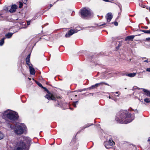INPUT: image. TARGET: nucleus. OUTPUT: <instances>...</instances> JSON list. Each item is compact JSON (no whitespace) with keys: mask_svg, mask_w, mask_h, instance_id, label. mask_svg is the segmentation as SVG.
<instances>
[{"mask_svg":"<svg viewBox=\"0 0 150 150\" xmlns=\"http://www.w3.org/2000/svg\"><path fill=\"white\" fill-rule=\"evenodd\" d=\"M78 91H79V92H81L83 91V89H81V90H78L76 91L77 92H78Z\"/></svg>","mask_w":150,"mask_h":150,"instance_id":"72a5a7b5","label":"nucleus"},{"mask_svg":"<svg viewBox=\"0 0 150 150\" xmlns=\"http://www.w3.org/2000/svg\"><path fill=\"white\" fill-rule=\"evenodd\" d=\"M105 83L103 82H101L99 83H97L96 84H98L97 85V86H100V85H103Z\"/></svg>","mask_w":150,"mask_h":150,"instance_id":"a878e982","label":"nucleus"},{"mask_svg":"<svg viewBox=\"0 0 150 150\" xmlns=\"http://www.w3.org/2000/svg\"><path fill=\"white\" fill-rule=\"evenodd\" d=\"M26 64L29 66V67H33V65L31 63H30V62H29V63H26Z\"/></svg>","mask_w":150,"mask_h":150,"instance_id":"c85d7f7f","label":"nucleus"},{"mask_svg":"<svg viewBox=\"0 0 150 150\" xmlns=\"http://www.w3.org/2000/svg\"><path fill=\"white\" fill-rule=\"evenodd\" d=\"M143 91L145 93L144 94L150 97V91L145 89L142 88Z\"/></svg>","mask_w":150,"mask_h":150,"instance_id":"9b49d317","label":"nucleus"},{"mask_svg":"<svg viewBox=\"0 0 150 150\" xmlns=\"http://www.w3.org/2000/svg\"><path fill=\"white\" fill-rule=\"evenodd\" d=\"M109 98H111V97L110 96L109 97Z\"/></svg>","mask_w":150,"mask_h":150,"instance_id":"3c124183","label":"nucleus"},{"mask_svg":"<svg viewBox=\"0 0 150 150\" xmlns=\"http://www.w3.org/2000/svg\"><path fill=\"white\" fill-rule=\"evenodd\" d=\"M28 0H22L23 3L24 4H26V2Z\"/></svg>","mask_w":150,"mask_h":150,"instance_id":"c756f323","label":"nucleus"},{"mask_svg":"<svg viewBox=\"0 0 150 150\" xmlns=\"http://www.w3.org/2000/svg\"><path fill=\"white\" fill-rule=\"evenodd\" d=\"M90 125H87L84 128V129H85V128H86V127H89V126H90Z\"/></svg>","mask_w":150,"mask_h":150,"instance_id":"473e14b6","label":"nucleus"},{"mask_svg":"<svg viewBox=\"0 0 150 150\" xmlns=\"http://www.w3.org/2000/svg\"><path fill=\"white\" fill-rule=\"evenodd\" d=\"M149 11L150 12V8H149Z\"/></svg>","mask_w":150,"mask_h":150,"instance_id":"8fccbe9b","label":"nucleus"},{"mask_svg":"<svg viewBox=\"0 0 150 150\" xmlns=\"http://www.w3.org/2000/svg\"><path fill=\"white\" fill-rule=\"evenodd\" d=\"M114 144V142L113 141L109 140L108 141L105 142L104 143L105 147L107 149H109Z\"/></svg>","mask_w":150,"mask_h":150,"instance_id":"0eeeda50","label":"nucleus"},{"mask_svg":"<svg viewBox=\"0 0 150 150\" xmlns=\"http://www.w3.org/2000/svg\"><path fill=\"white\" fill-rule=\"evenodd\" d=\"M78 102V101H76L75 102H74L73 104V105L74 107H76V104Z\"/></svg>","mask_w":150,"mask_h":150,"instance_id":"bb28decb","label":"nucleus"},{"mask_svg":"<svg viewBox=\"0 0 150 150\" xmlns=\"http://www.w3.org/2000/svg\"><path fill=\"white\" fill-rule=\"evenodd\" d=\"M104 84H105L106 85H108V84H107V83H105Z\"/></svg>","mask_w":150,"mask_h":150,"instance_id":"79ce46f5","label":"nucleus"},{"mask_svg":"<svg viewBox=\"0 0 150 150\" xmlns=\"http://www.w3.org/2000/svg\"><path fill=\"white\" fill-rule=\"evenodd\" d=\"M77 96V95H75V96L76 97V96Z\"/></svg>","mask_w":150,"mask_h":150,"instance_id":"de8ad7c7","label":"nucleus"},{"mask_svg":"<svg viewBox=\"0 0 150 150\" xmlns=\"http://www.w3.org/2000/svg\"><path fill=\"white\" fill-rule=\"evenodd\" d=\"M24 138L28 143H30L31 141V139L29 137H25Z\"/></svg>","mask_w":150,"mask_h":150,"instance_id":"a211bd4d","label":"nucleus"},{"mask_svg":"<svg viewBox=\"0 0 150 150\" xmlns=\"http://www.w3.org/2000/svg\"><path fill=\"white\" fill-rule=\"evenodd\" d=\"M28 79H29L30 80V78H28Z\"/></svg>","mask_w":150,"mask_h":150,"instance_id":"49530a36","label":"nucleus"},{"mask_svg":"<svg viewBox=\"0 0 150 150\" xmlns=\"http://www.w3.org/2000/svg\"><path fill=\"white\" fill-rule=\"evenodd\" d=\"M112 14L110 13H108L106 16L105 17L108 22H110L112 18Z\"/></svg>","mask_w":150,"mask_h":150,"instance_id":"9d476101","label":"nucleus"},{"mask_svg":"<svg viewBox=\"0 0 150 150\" xmlns=\"http://www.w3.org/2000/svg\"><path fill=\"white\" fill-rule=\"evenodd\" d=\"M119 93V92H115V93H117H117Z\"/></svg>","mask_w":150,"mask_h":150,"instance_id":"a19ab883","label":"nucleus"},{"mask_svg":"<svg viewBox=\"0 0 150 150\" xmlns=\"http://www.w3.org/2000/svg\"><path fill=\"white\" fill-rule=\"evenodd\" d=\"M142 4H139V5L140 6H141L142 7H143V8H145V6H142V5H141Z\"/></svg>","mask_w":150,"mask_h":150,"instance_id":"f704fd0d","label":"nucleus"},{"mask_svg":"<svg viewBox=\"0 0 150 150\" xmlns=\"http://www.w3.org/2000/svg\"><path fill=\"white\" fill-rule=\"evenodd\" d=\"M11 128H12V127L11 126Z\"/></svg>","mask_w":150,"mask_h":150,"instance_id":"09e8293b","label":"nucleus"},{"mask_svg":"<svg viewBox=\"0 0 150 150\" xmlns=\"http://www.w3.org/2000/svg\"><path fill=\"white\" fill-rule=\"evenodd\" d=\"M42 88L44 89L45 91H46L48 94H50V95L47 94L45 96V97L46 98L49 100H56V98L52 94L50 93L49 91L46 88L43 87Z\"/></svg>","mask_w":150,"mask_h":150,"instance_id":"423d86ee","label":"nucleus"},{"mask_svg":"<svg viewBox=\"0 0 150 150\" xmlns=\"http://www.w3.org/2000/svg\"><path fill=\"white\" fill-rule=\"evenodd\" d=\"M78 91V92H79V91Z\"/></svg>","mask_w":150,"mask_h":150,"instance_id":"5fc2aeb1","label":"nucleus"},{"mask_svg":"<svg viewBox=\"0 0 150 150\" xmlns=\"http://www.w3.org/2000/svg\"><path fill=\"white\" fill-rule=\"evenodd\" d=\"M78 31V30H77L71 29L68 32V33H67L65 35V36L67 38L68 37L72 35L73 34L77 33Z\"/></svg>","mask_w":150,"mask_h":150,"instance_id":"6e6552de","label":"nucleus"},{"mask_svg":"<svg viewBox=\"0 0 150 150\" xmlns=\"http://www.w3.org/2000/svg\"><path fill=\"white\" fill-rule=\"evenodd\" d=\"M1 14H0V16H1Z\"/></svg>","mask_w":150,"mask_h":150,"instance_id":"603ef678","label":"nucleus"},{"mask_svg":"<svg viewBox=\"0 0 150 150\" xmlns=\"http://www.w3.org/2000/svg\"><path fill=\"white\" fill-rule=\"evenodd\" d=\"M29 68L30 74L33 75H34L35 71L33 67H29Z\"/></svg>","mask_w":150,"mask_h":150,"instance_id":"f8f14e48","label":"nucleus"},{"mask_svg":"<svg viewBox=\"0 0 150 150\" xmlns=\"http://www.w3.org/2000/svg\"><path fill=\"white\" fill-rule=\"evenodd\" d=\"M119 7H120V11H122V7L121 6H121H119Z\"/></svg>","mask_w":150,"mask_h":150,"instance_id":"4c0bfd02","label":"nucleus"},{"mask_svg":"<svg viewBox=\"0 0 150 150\" xmlns=\"http://www.w3.org/2000/svg\"><path fill=\"white\" fill-rule=\"evenodd\" d=\"M81 17L82 18H85L86 17L89 16L91 15V11L88 8H85L81 10Z\"/></svg>","mask_w":150,"mask_h":150,"instance_id":"20e7f679","label":"nucleus"},{"mask_svg":"<svg viewBox=\"0 0 150 150\" xmlns=\"http://www.w3.org/2000/svg\"><path fill=\"white\" fill-rule=\"evenodd\" d=\"M5 38H3L0 41V46H2L4 42V40L5 39Z\"/></svg>","mask_w":150,"mask_h":150,"instance_id":"6ab92c4d","label":"nucleus"},{"mask_svg":"<svg viewBox=\"0 0 150 150\" xmlns=\"http://www.w3.org/2000/svg\"><path fill=\"white\" fill-rule=\"evenodd\" d=\"M144 41L145 42H150V38H146L145 40H144Z\"/></svg>","mask_w":150,"mask_h":150,"instance_id":"393cba45","label":"nucleus"},{"mask_svg":"<svg viewBox=\"0 0 150 150\" xmlns=\"http://www.w3.org/2000/svg\"><path fill=\"white\" fill-rule=\"evenodd\" d=\"M4 135L3 133L0 131V140L4 138Z\"/></svg>","mask_w":150,"mask_h":150,"instance_id":"4be33fe9","label":"nucleus"},{"mask_svg":"<svg viewBox=\"0 0 150 150\" xmlns=\"http://www.w3.org/2000/svg\"><path fill=\"white\" fill-rule=\"evenodd\" d=\"M142 59L143 60V61L144 62H145L147 63H148L149 62H150V61H148V59L146 58V57H143L142 58Z\"/></svg>","mask_w":150,"mask_h":150,"instance_id":"aec40b11","label":"nucleus"},{"mask_svg":"<svg viewBox=\"0 0 150 150\" xmlns=\"http://www.w3.org/2000/svg\"><path fill=\"white\" fill-rule=\"evenodd\" d=\"M58 105H60V106H61V105L59 103V104H58Z\"/></svg>","mask_w":150,"mask_h":150,"instance_id":"37998d69","label":"nucleus"},{"mask_svg":"<svg viewBox=\"0 0 150 150\" xmlns=\"http://www.w3.org/2000/svg\"><path fill=\"white\" fill-rule=\"evenodd\" d=\"M13 34V33H8L5 35L6 38H10L12 37Z\"/></svg>","mask_w":150,"mask_h":150,"instance_id":"4468645a","label":"nucleus"},{"mask_svg":"<svg viewBox=\"0 0 150 150\" xmlns=\"http://www.w3.org/2000/svg\"><path fill=\"white\" fill-rule=\"evenodd\" d=\"M52 4H50V7L48 8L49 9L51 7H52Z\"/></svg>","mask_w":150,"mask_h":150,"instance_id":"c9c22d12","label":"nucleus"},{"mask_svg":"<svg viewBox=\"0 0 150 150\" xmlns=\"http://www.w3.org/2000/svg\"><path fill=\"white\" fill-rule=\"evenodd\" d=\"M26 128V126L24 124L16 125L15 127L14 132L17 135H21L25 130Z\"/></svg>","mask_w":150,"mask_h":150,"instance_id":"7ed1b4c3","label":"nucleus"},{"mask_svg":"<svg viewBox=\"0 0 150 150\" xmlns=\"http://www.w3.org/2000/svg\"><path fill=\"white\" fill-rule=\"evenodd\" d=\"M4 113L6 117L11 120L14 121L18 118V113L16 112L8 110L6 111Z\"/></svg>","mask_w":150,"mask_h":150,"instance_id":"f03ea898","label":"nucleus"},{"mask_svg":"<svg viewBox=\"0 0 150 150\" xmlns=\"http://www.w3.org/2000/svg\"><path fill=\"white\" fill-rule=\"evenodd\" d=\"M16 146L17 147L16 150H23L25 147V143L23 140H20L17 142Z\"/></svg>","mask_w":150,"mask_h":150,"instance_id":"39448f33","label":"nucleus"},{"mask_svg":"<svg viewBox=\"0 0 150 150\" xmlns=\"http://www.w3.org/2000/svg\"><path fill=\"white\" fill-rule=\"evenodd\" d=\"M134 118V115H131L127 110H123L117 115L116 120L117 122L126 124L132 122Z\"/></svg>","mask_w":150,"mask_h":150,"instance_id":"f257e3e1","label":"nucleus"},{"mask_svg":"<svg viewBox=\"0 0 150 150\" xmlns=\"http://www.w3.org/2000/svg\"><path fill=\"white\" fill-rule=\"evenodd\" d=\"M136 74L135 73H130L127 74L126 75L128 76L129 77H132L134 76Z\"/></svg>","mask_w":150,"mask_h":150,"instance_id":"2eb2a0df","label":"nucleus"},{"mask_svg":"<svg viewBox=\"0 0 150 150\" xmlns=\"http://www.w3.org/2000/svg\"><path fill=\"white\" fill-rule=\"evenodd\" d=\"M36 83L37 84L38 86H39L40 87L42 88H43V86H42V85L39 82H38V81H36Z\"/></svg>","mask_w":150,"mask_h":150,"instance_id":"b1692460","label":"nucleus"},{"mask_svg":"<svg viewBox=\"0 0 150 150\" xmlns=\"http://www.w3.org/2000/svg\"><path fill=\"white\" fill-rule=\"evenodd\" d=\"M114 25L116 26H117L118 25V23L117 22H114Z\"/></svg>","mask_w":150,"mask_h":150,"instance_id":"2f4dec72","label":"nucleus"},{"mask_svg":"<svg viewBox=\"0 0 150 150\" xmlns=\"http://www.w3.org/2000/svg\"><path fill=\"white\" fill-rule=\"evenodd\" d=\"M146 70L147 71L150 72V68H147L146 69Z\"/></svg>","mask_w":150,"mask_h":150,"instance_id":"7c9ffc66","label":"nucleus"},{"mask_svg":"<svg viewBox=\"0 0 150 150\" xmlns=\"http://www.w3.org/2000/svg\"><path fill=\"white\" fill-rule=\"evenodd\" d=\"M142 31L145 33L150 34V30H142Z\"/></svg>","mask_w":150,"mask_h":150,"instance_id":"412c9836","label":"nucleus"},{"mask_svg":"<svg viewBox=\"0 0 150 150\" xmlns=\"http://www.w3.org/2000/svg\"><path fill=\"white\" fill-rule=\"evenodd\" d=\"M97 85H98V84L96 83L95 84L92 85L91 86L88 88L87 89L88 90L94 89L98 87Z\"/></svg>","mask_w":150,"mask_h":150,"instance_id":"dca6fc26","label":"nucleus"},{"mask_svg":"<svg viewBox=\"0 0 150 150\" xmlns=\"http://www.w3.org/2000/svg\"><path fill=\"white\" fill-rule=\"evenodd\" d=\"M17 9V6L16 5L14 4L12 5L11 8L9 10V11L11 13H13L15 12Z\"/></svg>","mask_w":150,"mask_h":150,"instance_id":"1a4fd4ad","label":"nucleus"},{"mask_svg":"<svg viewBox=\"0 0 150 150\" xmlns=\"http://www.w3.org/2000/svg\"><path fill=\"white\" fill-rule=\"evenodd\" d=\"M136 111H137V113H138V111H137V109L136 110Z\"/></svg>","mask_w":150,"mask_h":150,"instance_id":"a18cd8bd","label":"nucleus"},{"mask_svg":"<svg viewBox=\"0 0 150 150\" xmlns=\"http://www.w3.org/2000/svg\"><path fill=\"white\" fill-rule=\"evenodd\" d=\"M19 3V8H21V7H22L23 6V4L21 2H20Z\"/></svg>","mask_w":150,"mask_h":150,"instance_id":"cd10ccee","label":"nucleus"},{"mask_svg":"<svg viewBox=\"0 0 150 150\" xmlns=\"http://www.w3.org/2000/svg\"><path fill=\"white\" fill-rule=\"evenodd\" d=\"M134 37L135 36L134 35H131L127 36L125 38V41H127L128 40H129L132 41L133 40Z\"/></svg>","mask_w":150,"mask_h":150,"instance_id":"ddd939ff","label":"nucleus"},{"mask_svg":"<svg viewBox=\"0 0 150 150\" xmlns=\"http://www.w3.org/2000/svg\"><path fill=\"white\" fill-rule=\"evenodd\" d=\"M117 96H119V95H117Z\"/></svg>","mask_w":150,"mask_h":150,"instance_id":"864d4df0","label":"nucleus"},{"mask_svg":"<svg viewBox=\"0 0 150 150\" xmlns=\"http://www.w3.org/2000/svg\"><path fill=\"white\" fill-rule=\"evenodd\" d=\"M144 101L147 103H150L149 98H146L144 99Z\"/></svg>","mask_w":150,"mask_h":150,"instance_id":"5701e85b","label":"nucleus"},{"mask_svg":"<svg viewBox=\"0 0 150 150\" xmlns=\"http://www.w3.org/2000/svg\"><path fill=\"white\" fill-rule=\"evenodd\" d=\"M27 24H28V25H29L30 23H29L28 22Z\"/></svg>","mask_w":150,"mask_h":150,"instance_id":"c03bdc74","label":"nucleus"},{"mask_svg":"<svg viewBox=\"0 0 150 150\" xmlns=\"http://www.w3.org/2000/svg\"><path fill=\"white\" fill-rule=\"evenodd\" d=\"M106 24V23H104L103 24H102L100 25V26L104 25H105Z\"/></svg>","mask_w":150,"mask_h":150,"instance_id":"e433bc0d","label":"nucleus"},{"mask_svg":"<svg viewBox=\"0 0 150 150\" xmlns=\"http://www.w3.org/2000/svg\"><path fill=\"white\" fill-rule=\"evenodd\" d=\"M30 54H29L27 56L25 59L26 62L29 63L30 62Z\"/></svg>","mask_w":150,"mask_h":150,"instance_id":"f3484780","label":"nucleus"},{"mask_svg":"<svg viewBox=\"0 0 150 150\" xmlns=\"http://www.w3.org/2000/svg\"><path fill=\"white\" fill-rule=\"evenodd\" d=\"M87 89H88L87 88H84L83 89V91H86V90H87Z\"/></svg>","mask_w":150,"mask_h":150,"instance_id":"58836bf2","label":"nucleus"},{"mask_svg":"<svg viewBox=\"0 0 150 150\" xmlns=\"http://www.w3.org/2000/svg\"><path fill=\"white\" fill-rule=\"evenodd\" d=\"M148 141L150 143V139H149L148 140Z\"/></svg>","mask_w":150,"mask_h":150,"instance_id":"ea45409f","label":"nucleus"}]
</instances>
